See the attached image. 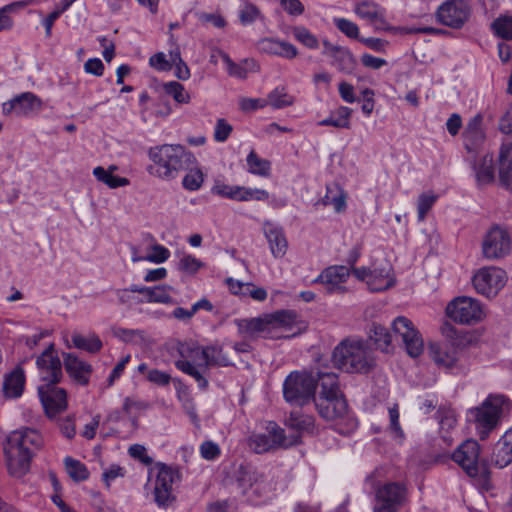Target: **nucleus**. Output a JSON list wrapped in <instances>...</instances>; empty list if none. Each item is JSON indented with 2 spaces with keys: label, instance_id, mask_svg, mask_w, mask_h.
<instances>
[{
  "label": "nucleus",
  "instance_id": "1",
  "mask_svg": "<svg viewBox=\"0 0 512 512\" xmlns=\"http://www.w3.org/2000/svg\"><path fill=\"white\" fill-rule=\"evenodd\" d=\"M357 421L347 414V404L340 390L338 375L322 371V432L349 435L356 430Z\"/></svg>",
  "mask_w": 512,
  "mask_h": 512
},
{
  "label": "nucleus",
  "instance_id": "2",
  "mask_svg": "<svg viewBox=\"0 0 512 512\" xmlns=\"http://www.w3.org/2000/svg\"><path fill=\"white\" fill-rule=\"evenodd\" d=\"M36 365L44 382L38 387V394L46 415L53 418L67 408L66 391L56 386L62 377V365L53 344L37 357Z\"/></svg>",
  "mask_w": 512,
  "mask_h": 512
},
{
  "label": "nucleus",
  "instance_id": "3",
  "mask_svg": "<svg viewBox=\"0 0 512 512\" xmlns=\"http://www.w3.org/2000/svg\"><path fill=\"white\" fill-rule=\"evenodd\" d=\"M43 437L34 429L25 428L11 432L4 444L6 465L10 475L24 476L30 469L34 454L43 446Z\"/></svg>",
  "mask_w": 512,
  "mask_h": 512
},
{
  "label": "nucleus",
  "instance_id": "4",
  "mask_svg": "<svg viewBox=\"0 0 512 512\" xmlns=\"http://www.w3.org/2000/svg\"><path fill=\"white\" fill-rule=\"evenodd\" d=\"M153 164L148 168L150 174L170 181L196 163L193 153L182 145L164 144L150 148L148 152Z\"/></svg>",
  "mask_w": 512,
  "mask_h": 512
},
{
  "label": "nucleus",
  "instance_id": "5",
  "mask_svg": "<svg viewBox=\"0 0 512 512\" xmlns=\"http://www.w3.org/2000/svg\"><path fill=\"white\" fill-rule=\"evenodd\" d=\"M333 366L347 373H368L375 366V359L363 340L347 338L333 350Z\"/></svg>",
  "mask_w": 512,
  "mask_h": 512
},
{
  "label": "nucleus",
  "instance_id": "6",
  "mask_svg": "<svg viewBox=\"0 0 512 512\" xmlns=\"http://www.w3.org/2000/svg\"><path fill=\"white\" fill-rule=\"evenodd\" d=\"M511 408V401L504 395H489L480 406L470 409L468 415L479 438L486 440Z\"/></svg>",
  "mask_w": 512,
  "mask_h": 512
},
{
  "label": "nucleus",
  "instance_id": "7",
  "mask_svg": "<svg viewBox=\"0 0 512 512\" xmlns=\"http://www.w3.org/2000/svg\"><path fill=\"white\" fill-rule=\"evenodd\" d=\"M320 371H292L283 382V398L291 406L303 407L315 401Z\"/></svg>",
  "mask_w": 512,
  "mask_h": 512
},
{
  "label": "nucleus",
  "instance_id": "8",
  "mask_svg": "<svg viewBox=\"0 0 512 512\" xmlns=\"http://www.w3.org/2000/svg\"><path fill=\"white\" fill-rule=\"evenodd\" d=\"M265 430L266 433H254L247 439L248 447L257 454L287 449L300 442L298 434L286 435L285 430L274 421L267 422Z\"/></svg>",
  "mask_w": 512,
  "mask_h": 512
},
{
  "label": "nucleus",
  "instance_id": "9",
  "mask_svg": "<svg viewBox=\"0 0 512 512\" xmlns=\"http://www.w3.org/2000/svg\"><path fill=\"white\" fill-rule=\"evenodd\" d=\"M154 473V501L158 507L166 508L175 500L173 486L180 483L181 471L178 466L157 462L149 470V476L151 477Z\"/></svg>",
  "mask_w": 512,
  "mask_h": 512
},
{
  "label": "nucleus",
  "instance_id": "10",
  "mask_svg": "<svg viewBox=\"0 0 512 512\" xmlns=\"http://www.w3.org/2000/svg\"><path fill=\"white\" fill-rule=\"evenodd\" d=\"M452 459L468 476L481 475L484 481L489 479V471L480 461V445L476 440L468 439L460 444L452 454Z\"/></svg>",
  "mask_w": 512,
  "mask_h": 512
},
{
  "label": "nucleus",
  "instance_id": "11",
  "mask_svg": "<svg viewBox=\"0 0 512 512\" xmlns=\"http://www.w3.org/2000/svg\"><path fill=\"white\" fill-rule=\"evenodd\" d=\"M407 494L403 483H385L376 491L374 512H397L406 503Z\"/></svg>",
  "mask_w": 512,
  "mask_h": 512
},
{
  "label": "nucleus",
  "instance_id": "12",
  "mask_svg": "<svg viewBox=\"0 0 512 512\" xmlns=\"http://www.w3.org/2000/svg\"><path fill=\"white\" fill-rule=\"evenodd\" d=\"M392 330L396 339L402 341L410 357L416 358L422 354L424 350L423 338L410 319L398 316L392 322Z\"/></svg>",
  "mask_w": 512,
  "mask_h": 512
},
{
  "label": "nucleus",
  "instance_id": "13",
  "mask_svg": "<svg viewBox=\"0 0 512 512\" xmlns=\"http://www.w3.org/2000/svg\"><path fill=\"white\" fill-rule=\"evenodd\" d=\"M471 6L465 0H446L436 10L437 21L452 29H461L471 16Z\"/></svg>",
  "mask_w": 512,
  "mask_h": 512
},
{
  "label": "nucleus",
  "instance_id": "14",
  "mask_svg": "<svg viewBox=\"0 0 512 512\" xmlns=\"http://www.w3.org/2000/svg\"><path fill=\"white\" fill-rule=\"evenodd\" d=\"M446 315L455 323L471 325L482 319L483 311L477 300L459 296L447 305Z\"/></svg>",
  "mask_w": 512,
  "mask_h": 512
},
{
  "label": "nucleus",
  "instance_id": "15",
  "mask_svg": "<svg viewBox=\"0 0 512 512\" xmlns=\"http://www.w3.org/2000/svg\"><path fill=\"white\" fill-rule=\"evenodd\" d=\"M472 282L478 293L494 297L505 286L506 273L498 267H483L475 273Z\"/></svg>",
  "mask_w": 512,
  "mask_h": 512
},
{
  "label": "nucleus",
  "instance_id": "16",
  "mask_svg": "<svg viewBox=\"0 0 512 512\" xmlns=\"http://www.w3.org/2000/svg\"><path fill=\"white\" fill-rule=\"evenodd\" d=\"M511 251V238L509 233L499 227L493 226L482 241V254L488 260H497L505 257Z\"/></svg>",
  "mask_w": 512,
  "mask_h": 512
},
{
  "label": "nucleus",
  "instance_id": "17",
  "mask_svg": "<svg viewBox=\"0 0 512 512\" xmlns=\"http://www.w3.org/2000/svg\"><path fill=\"white\" fill-rule=\"evenodd\" d=\"M239 333L247 338H269L276 339L278 334L272 329L269 313L250 319L236 321Z\"/></svg>",
  "mask_w": 512,
  "mask_h": 512
},
{
  "label": "nucleus",
  "instance_id": "18",
  "mask_svg": "<svg viewBox=\"0 0 512 512\" xmlns=\"http://www.w3.org/2000/svg\"><path fill=\"white\" fill-rule=\"evenodd\" d=\"M324 50L322 53L327 58L328 63L339 72L351 74L356 68L357 62L351 51L347 47L333 45L324 41Z\"/></svg>",
  "mask_w": 512,
  "mask_h": 512
},
{
  "label": "nucleus",
  "instance_id": "19",
  "mask_svg": "<svg viewBox=\"0 0 512 512\" xmlns=\"http://www.w3.org/2000/svg\"><path fill=\"white\" fill-rule=\"evenodd\" d=\"M354 12L359 18L373 25L375 30H396L387 23L385 9L373 1L365 0L356 3Z\"/></svg>",
  "mask_w": 512,
  "mask_h": 512
},
{
  "label": "nucleus",
  "instance_id": "20",
  "mask_svg": "<svg viewBox=\"0 0 512 512\" xmlns=\"http://www.w3.org/2000/svg\"><path fill=\"white\" fill-rule=\"evenodd\" d=\"M350 275V269L347 266H331L325 269L322 275V293L325 294H343L347 291L343 285Z\"/></svg>",
  "mask_w": 512,
  "mask_h": 512
},
{
  "label": "nucleus",
  "instance_id": "21",
  "mask_svg": "<svg viewBox=\"0 0 512 512\" xmlns=\"http://www.w3.org/2000/svg\"><path fill=\"white\" fill-rule=\"evenodd\" d=\"M429 353L434 363L444 369L456 367L461 350L452 343H432L429 346Z\"/></svg>",
  "mask_w": 512,
  "mask_h": 512
},
{
  "label": "nucleus",
  "instance_id": "22",
  "mask_svg": "<svg viewBox=\"0 0 512 512\" xmlns=\"http://www.w3.org/2000/svg\"><path fill=\"white\" fill-rule=\"evenodd\" d=\"M272 329L278 334L276 339L287 338L295 335L294 328L299 323V316L294 310H278L269 313Z\"/></svg>",
  "mask_w": 512,
  "mask_h": 512
},
{
  "label": "nucleus",
  "instance_id": "23",
  "mask_svg": "<svg viewBox=\"0 0 512 512\" xmlns=\"http://www.w3.org/2000/svg\"><path fill=\"white\" fill-rule=\"evenodd\" d=\"M395 284L393 269L387 261L374 263L367 285L370 291L380 292L391 288Z\"/></svg>",
  "mask_w": 512,
  "mask_h": 512
},
{
  "label": "nucleus",
  "instance_id": "24",
  "mask_svg": "<svg viewBox=\"0 0 512 512\" xmlns=\"http://www.w3.org/2000/svg\"><path fill=\"white\" fill-rule=\"evenodd\" d=\"M63 359L69 376L79 384L87 385L92 373V366L71 353H64Z\"/></svg>",
  "mask_w": 512,
  "mask_h": 512
},
{
  "label": "nucleus",
  "instance_id": "25",
  "mask_svg": "<svg viewBox=\"0 0 512 512\" xmlns=\"http://www.w3.org/2000/svg\"><path fill=\"white\" fill-rule=\"evenodd\" d=\"M264 235L269 243L270 251L275 258H281L286 254L288 243L281 227L265 222L263 226Z\"/></svg>",
  "mask_w": 512,
  "mask_h": 512
},
{
  "label": "nucleus",
  "instance_id": "26",
  "mask_svg": "<svg viewBox=\"0 0 512 512\" xmlns=\"http://www.w3.org/2000/svg\"><path fill=\"white\" fill-rule=\"evenodd\" d=\"M257 48L260 52L292 59L297 55L296 47L286 41L274 38H263L258 41Z\"/></svg>",
  "mask_w": 512,
  "mask_h": 512
},
{
  "label": "nucleus",
  "instance_id": "27",
  "mask_svg": "<svg viewBox=\"0 0 512 512\" xmlns=\"http://www.w3.org/2000/svg\"><path fill=\"white\" fill-rule=\"evenodd\" d=\"M24 386L25 373L23 368L18 365L4 376L2 385L3 394L6 398H19L23 394Z\"/></svg>",
  "mask_w": 512,
  "mask_h": 512
},
{
  "label": "nucleus",
  "instance_id": "28",
  "mask_svg": "<svg viewBox=\"0 0 512 512\" xmlns=\"http://www.w3.org/2000/svg\"><path fill=\"white\" fill-rule=\"evenodd\" d=\"M482 123L483 118L478 114L471 118L466 125L463 135L465 146L469 151H474L485 138Z\"/></svg>",
  "mask_w": 512,
  "mask_h": 512
},
{
  "label": "nucleus",
  "instance_id": "29",
  "mask_svg": "<svg viewBox=\"0 0 512 512\" xmlns=\"http://www.w3.org/2000/svg\"><path fill=\"white\" fill-rule=\"evenodd\" d=\"M492 461L500 468H504L512 462V427L498 441Z\"/></svg>",
  "mask_w": 512,
  "mask_h": 512
},
{
  "label": "nucleus",
  "instance_id": "30",
  "mask_svg": "<svg viewBox=\"0 0 512 512\" xmlns=\"http://www.w3.org/2000/svg\"><path fill=\"white\" fill-rule=\"evenodd\" d=\"M17 116L29 117L39 113L43 108L42 100L32 92H23L15 96Z\"/></svg>",
  "mask_w": 512,
  "mask_h": 512
},
{
  "label": "nucleus",
  "instance_id": "31",
  "mask_svg": "<svg viewBox=\"0 0 512 512\" xmlns=\"http://www.w3.org/2000/svg\"><path fill=\"white\" fill-rule=\"evenodd\" d=\"M439 432L444 442L450 445L453 441L452 432L456 427L457 418L454 410L450 408H439L437 411Z\"/></svg>",
  "mask_w": 512,
  "mask_h": 512
},
{
  "label": "nucleus",
  "instance_id": "32",
  "mask_svg": "<svg viewBox=\"0 0 512 512\" xmlns=\"http://www.w3.org/2000/svg\"><path fill=\"white\" fill-rule=\"evenodd\" d=\"M347 194L345 191L336 183L326 185V194L322 198V205L332 206L336 213H341L346 210Z\"/></svg>",
  "mask_w": 512,
  "mask_h": 512
},
{
  "label": "nucleus",
  "instance_id": "33",
  "mask_svg": "<svg viewBox=\"0 0 512 512\" xmlns=\"http://www.w3.org/2000/svg\"><path fill=\"white\" fill-rule=\"evenodd\" d=\"M369 339L373 341L376 348L388 352L391 346L392 336L387 328L378 323H372L369 328Z\"/></svg>",
  "mask_w": 512,
  "mask_h": 512
},
{
  "label": "nucleus",
  "instance_id": "34",
  "mask_svg": "<svg viewBox=\"0 0 512 512\" xmlns=\"http://www.w3.org/2000/svg\"><path fill=\"white\" fill-rule=\"evenodd\" d=\"M71 340L76 348L85 350L92 354L99 352L103 347L101 339L96 334L83 336L79 333H74Z\"/></svg>",
  "mask_w": 512,
  "mask_h": 512
},
{
  "label": "nucleus",
  "instance_id": "35",
  "mask_svg": "<svg viewBox=\"0 0 512 512\" xmlns=\"http://www.w3.org/2000/svg\"><path fill=\"white\" fill-rule=\"evenodd\" d=\"M352 109L347 106H340L331 112L330 116L322 120V125L333 126L336 128L350 127V118Z\"/></svg>",
  "mask_w": 512,
  "mask_h": 512
},
{
  "label": "nucleus",
  "instance_id": "36",
  "mask_svg": "<svg viewBox=\"0 0 512 512\" xmlns=\"http://www.w3.org/2000/svg\"><path fill=\"white\" fill-rule=\"evenodd\" d=\"M93 176L101 183L105 184L111 189L118 187H125L129 185L130 181L125 177L115 176L102 166H97L93 169Z\"/></svg>",
  "mask_w": 512,
  "mask_h": 512
},
{
  "label": "nucleus",
  "instance_id": "37",
  "mask_svg": "<svg viewBox=\"0 0 512 512\" xmlns=\"http://www.w3.org/2000/svg\"><path fill=\"white\" fill-rule=\"evenodd\" d=\"M196 164L197 162L185 170L186 174L182 180L183 188L188 191L199 190L204 182V174Z\"/></svg>",
  "mask_w": 512,
  "mask_h": 512
},
{
  "label": "nucleus",
  "instance_id": "38",
  "mask_svg": "<svg viewBox=\"0 0 512 512\" xmlns=\"http://www.w3.org/2000/svg\"><path fill=\"white\" fill-rule=\"evenodd\" d=\"M248 171L251 174L267 177L270 174L271 163L263 158H260L254 150L247 156Z\"/></svg>",
  "mask_w": 512,
  "mask_h": 512
},
{
  "label": "nucleus",
  "instance_id": "39",
  "mask_svg": "<svg viewBox=\"0 0 512 512\" xmlns=\"http://www.w3.org/2000/svg\"><path fill=\"white\" fill-rule=\"evenodd\" d=\"M294 103V97L289 95L284 87H276L267 96V104L274 109L288 107Z\"/></svg>",
  "mask_w": 512,
  "mask_h": 512
},
{
  "label": "nucleus",
  "instance_id": "40",
  "mask_svg": "<svg viewBox=\"0 0 512 512\" xmlns=\"http://www.w3.org/2000/svg\"><path fill=\"white\" fill-rule=\"evenodd\" d=\"M491 28L498 37L512 40V14L501 15L496 18L492 22Z\"/></svg>",
  "mask_w": 512,
  "mask_h": 512
},
{
  "label": "nucleus",
  "instance_id": "41",
  "mask_svg": "<svg viewBox=\"0 0 512 512\" xmlns=\"http://www.w3.org/2000/svg\"><path fill=\"white\" fill-rule=\"evenodd\" d=\"M65 468L68 475L77 482L84 481L89 477V471L85 464L75 460L71 457H66L64 460Z\"/></svg>",
  "mask_w": 512,
  "mask_h": 512
},
{
  "label": "nucleus",
  "instance_id": "42",
  "mask_svg": "<svg viewBox=\"0 0 512 512\" xmlns=\"http://www.w3.org/2000/svg\"><path fill=\"white\" fill-rule=\"evenodd\" d=\"M163 89L165 93L170 95L177 103L186 104L190 101V95L179 82H167L163 85Z\"/></svg>",
  "mask_w": 512,
  "mask_h": 512
},
{
  "label": "nucleus",
  "instance_id": "43",
  "mask_svg": "<svg viewBox=\"0 0 512 512\" xmlns=\"http://www.w3.org/2000/svg\"><path fill=\"white\" fill-rule=\"evenodd\" d=\"M313 424V420L309 416L301 415L298 412H291L286 419V425L296 431L308 430Z\"/></svg>",
  "mask_w": 512,
  "mask_h": 512
},
{
  "label": "nucleus",
  "instance_id": "44",
  "mask_svg": "<svg viewBox=\"0 0 512 512\" xmlns=\"http://www.w3.org/2000/svg\"><path fill=\"white\" fill-rule=\"evenodd\" d=\"M211 192L214 195L238 201L240 186L228 185L218 181L212 187Z\"/></svg>",
  "mask_w": 512,
  "mask_h": 512
},
{
  "label": "nucleus",
  "instance_id": "45",
  "mask_svg": "<svg viewBox=\"0 0 512 512\" xmlns=\"http://www.w3.org/2000/svg\"><path fill=\"white\" fill-rule=\"evenodd\" d=\"M334 25L337 27L339 31H341L345 36L351 39H360L359 37V27L356 23L345 19V18H334Z\"/></svg>",
  "mask_w": 512,
  "mask_h": 512
},
{
  "label": "nucleus",
  "instance_id": "46",
  "mask_svg": "<svg viewBox=\"0 0 512 512\" xmlns=\"http://www.w3.org/2000/svg\"><path fill=\"white\" fill-rule=\"evenodd\" d=\"M238 201H266L269 199L268 191L259 188H247L240 186Z\"/></svg>",
  "mask_w": 512,
  "mask_h": 512
},
{
  "label": "nucleus",
  "instance_id": "47",
  "mask_svg": "<svg viewBox=\"0 0 512 512\" xmlns=\"http://www.w3.org/2000/svg\"><path fill=\"white\" fill-rule=\"evenodd\" d=\"M436 200L437 196L432 193H423L419 196L417 203L419 221H423L425 219L428 211L432 208Z\"/></svg>",
  "mask_w": 512,
  "mask_h": 512
},
{
  "label": "nucleus",
  "instance_id": "48",
  "mask_svg": "<svg viewBox=\"0 0 512 512\" xmlns=\"http://www.w3.org/2000/svg\"><path fill=\"white\" fill-rule=\"evenodd\" d=\"M476 179L480 184H488L494 179L492 159L484 158L483 163L476 168Z\"/></svg>",
  "mask_w": 512,
  "mask_h": 512
},
{
  "label": "nucleus",
  "instance_id": "49",
  "mask_svg": "<svg viewBox=\"0 0 512 512\" xmlns=\"http://www.w3.org/2000/svg\"><path fill=\"white\" fill-rule=\"evenodd\" d=\"M203 263L192 255H184L178 262V269L187 274H195Z\"/></svg>",
  "mask_w": 512,
  "mask_h": 512
},
{
  "label": "nucleus",
  "instance_id": "50",
  "mask_svg": "<svg viewBox=\"0 0 512 512\" xmlns=\"http://www.w3.org/2000/svg\"><path fill=\"white\" fill-rule=\"evenodd\" d=\"M208 367L211 365L229 366L231 364L228 357L223 353L220 346H208Z\"/></svg>",
  "mask_w": 512,
  "mask_h": 512
},
{
  "label": "nucleus",
  "instance_id": "51",
  "mask_svg": "<svg viewBox=\"0 0 512 512\" xmlns=\"http://www.w3.org/2000/svg\"><path fill=\"white\" fill-rule=\"evenodd\" d=\"M172 290V287L167 285H159L153 287L152 297L146 298V302L148 303H171L172 297L170 296V291Z\"/></svg>",
  "mask_w": 512,
  "mask_h": 512
},
{
  "label": "nucleus",
  "instance_id": "52",
  "mask_svg": "<svg viewBox=\"0 0 512 512\" xmlns=\"http://www.w3.org/2000/svg\"><path fill=\"white\" fill-rule=\"evenodd\" d=\"M221 58L225 63L227 72L230 76L239 79H244L247 77V69L243 65L233 62L228 54L222 53Z\"/></svg>",
  "mask_w": 512,
  "mask_h": 512
},
{
  "label": "nucleus",
  "instance_id": "53",
  "mask_svg": "<svg viewBox=\"0 0 512 512\" xmlns=\"http://www.w3.org/2000/svg\"><path fill=\"white\" fill-rule=\"evenodd\" d=\"M293 36L303 45L309 48H316L318 45L317 38L312 35L306 28L298 26L293 28Z\"/></svg>",
  "mask_w": 512,
  "mask_h": 512
},
{
  "label": "nucleus",
  "instance_id": "54",
  "mask_svg": "<svg viewBox=\"0 0 512 512\" xmlns=\"http://www.w3.org/2000/svg\"><path fill=\"white\" fill-rule=\"evenodd\" d=\"M112 333L115 337L127 343L134 342L137 339H143V333L140 330L114 327L112 328Z\"/></svg>",
  "mask_w": 512,
  "mask_h": 512
},
{
  "label": "nucleus",
  "instance_id": "55",
  "mask_svg": "<svg viewBox=\"0 0 512 512\" xmlns=\"http://www.w3.org/2000/svg\"><path fill=\"white\" fill-rule=\"evenodd\" d=\"M169 256L170 251L166 247L160 244H155L152 246V253L145 256V260L152 263L160 264L165 262L169 258Z\"/></svg>",
  "mask_w": 512,
  "mask_h": 512
},
{
  "label": "nucleus",
  "instance_id": "56",
  "mask_svg": "<svg viewBox=\"0 0 512 512\" xmlns=\"http://www.w3.org/2000/svg\"><path fill=\"white\" fill-rule=\"evenodd\" d=\"M260 15L259 9L251 3H246L241 9L239 18L243 25L253 23Z\"/></svg>",
  "mask_w": 512,
  "mask_h": 512
},
{
  "label": "nucleus",
  "instance_id": "57",
  "mask_svg": "<svg viewBox=\"0 0 512 512\" xmlns=\"http://www.w3.org/2000/svg\"><path fill=\"white\" fill-rule=\"evenodd\" d=\"M233 128L225 119H218L214 129V139L217 142H225Z\"/></svg>",
  "mask_w": 512,
  "mask_h": 512
},
{
  "label": "nucleus",
  "instance_id": "58",
  "mask_svg": "<svg viewBox=\"0 0 512 512\" xmlns=\"http://www.w3.org/2000/svg\"><path fill=\"white\" fill-rule=\"evenodd\" d=\"M128 453L132 458L139 460L140 462H142L143 464H145L147 466L151 465L153 463L152 457H150L147 454V450L143 445H140V444L131 445L128 449Z\"/></svg>",
  "mask_w": 512,
  "mask_h": 512
},
{
  "label": "nucleus",
  "instance_id": "59",
  "mask_svg": "<svg viewBox=\"0 0 512 512\" xmlns=\"http://www.w3.org/2000/svg\"><path fill=\"white\" fill-rule=\"evenodd\" d=\"M361 96L363 101L361 110L367 117H369L375 106V92L370 88H365L361 91Z\"/></svg>",
  "mask_w": 512,
  "mask_h": 512
},
{
  "label": "nucleus",
  "instance_id": "60",
  "mask_svg": "<svg viewBox=\"0 0 512 512\" xmlns=\"http://www.w3.org/2000/svg\"><path fill=\"white\" fill-rule=\"evenodd\" d=\"M146 378L148 381L158 386H167L171 381L170 374L160 371L158 369L148 370Z\"/></svg>",
  "mask_w": 512,
  "mask_h": 512
},
{
  "label": "nucleus",
  "instance_id": "61",
  "mask_svg": "<svg viewBox=\"0 0 512 512\" xmlns=\"http://www.w3.org/2000/svg\"><path fill=\"white\" fill-rule=\"evenodd\" d=\"M499 174L501 183L512 191V161H500Z\"/></svg>",
  "mask_w": 512,
  "mask_h": 512
},
{
  "label": "nucleus",
  "instance_id": "62",
  "mask_svg": "<svg viewBox=\"0 0 512 512\" xmlns=\"http://www.w3.org/2000/svg\"><path fill=\"white\" fill-rule=\"evenodd\" d=\"M200 454L205 460H214L220 455V448L213 441H205L200 445Z\"/></svg>",
  "mask_w": 512,
  "mask_h": 512
},
{
  "label": "nucleus",
  "instance_id": "63",
  "mask_svg": "<svg viewBox=\"0 0 512 512\" xmlns=\"http://www.w3.org/2000/svg\"><path fill=\"white\" fill-rule=\"evenodd\" d=\"M149 64L158 71L171 70L170 61H168L166 55L163 52H158L152 55L149 59Z\"/></svg>",
  "mask_w": 512,
  "mask_h": 512
},
{
  "label": "nucleus",
  "instance_id": "64",
  "mask_svg": "<svg viewBox=\"0 0 512 512\" xmlns=\"http://www.w3.org/2000/svg\"><path fill=\"white\" fill-rule=\"evenodd\" d=\"M338 92L341 99L346 103H354L357 101L353 85L346 81L339 83Z\"/></svg>",
  "mask_w": 512,
  "mask_h": 512
}]
</instances>
